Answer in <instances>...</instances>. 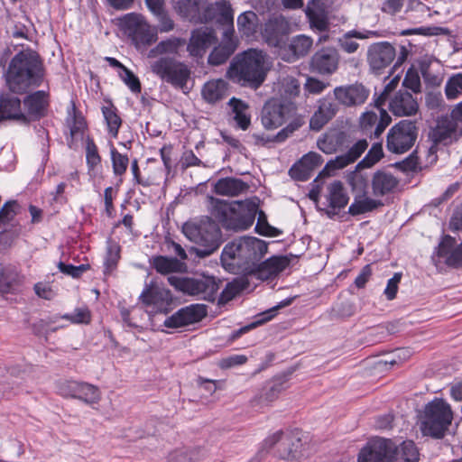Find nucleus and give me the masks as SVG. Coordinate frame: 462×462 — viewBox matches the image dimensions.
<instances>
[{
	"instance_id": "obj_60",
	"label": "nucleus",
	"mask_w": 462,
	"mask_h": 462,
	"mask_svg": "<svg viewBox=\"0 0 462 462\" xmlns=\"http://www.w3.org/2000/svg\"><path fill=\"white\" fill-rule=\"evenodd\" d=\"M245 287L246 285L243 279L235 280L226 285L222 292L221 298L223 300H230Z\"/></svg>"
},
{
	"instance_id": "obj_36",
	"label": "nucleus",
	"mask_w": 462,
	"mask_h": 462,
	"mask_svg": "<svg viewBox=\"0 0 462 462\" xmlns=\"http://www.w3.org/2000/svg\"><path fill=\"white\" fill-rule=\"evenodd\" d=\"M23 277L12 263L0 264V292L9 293L22 282Z\"/></svg>"
},
{
	"instance_id": "obj_64",
	"label": "nucleus",
	"mask_w": 462,
	"mask_h": 462,
	"mask_svg": "<svg viewBox=\"0 0 462 462\" xmlns=\"http://www.w3.org/2000/svg\"><path fill=\"white\" fill-rule=\"evenodd\" d=\"M17 204L15 201L6 202L0 211V227L10 222L16 215Z\"/></svg>"
},
{
	"instance_id": "obj_31",
	"label": "nucleus",
	"mask_w": 462,
	"mask_h": 462,
	"mask_svg": "<svg viewBox=\"0 0 462 462\" xmlns=\"http://www.w3.org/2000/svg\"><path fill=\"white\" fill-rule=\"evenodd\" d=\"M337 112V106L332 101L322 98L319 100L318 109L310 120V128L319 131Z\"/></svg>"
},
{
	"instance_id": "obj_19",
	"label": "nucleus",
	"mask_w": 462,
	"mask_h": 462,
	"mask_svg": "<svg viewBox=\"0 0 462 462\" xmlns=\"http://www.w3.org/2000/svg\"><path fill=\"white\" fill-rule=\"evenodd\" d=\"M216 21L225 28H234V13L226 0H217L205 7L201 13L200 22Z\"/></svg>"
},
{
	"instance_id": "obj_45",
	"label": "nucleus",
	"mask_w": 462,
	"mask_h": 462,
	"mask_svg": "<svg viewBox=\"0 0 462 462\" xmlns=\"http://www.w3.org/2000/svg\"><path fill=\"white\" fill-rule=\"evenodd\" d=\"M24 106L27 108V118L42 116L44 113L47 101L45 92L37 91L24 99Z\"/></svg>"
},
{
	"instance_id": "obj_8",
	"label": "nucleus",
	"mask_w": 462,
	"mask_h": 462,
	"mask_svg": "<svg viewBox=\"0 0 462 462\" xmlns=\"http://www.w3.org/2000/svg\"><path fill=\"white\" fill-rule=\"evenodd\" d=\"M121 30L127 34L136 46L150 45L157 40V32L152 28L143 15L130 13L117 19Z\"/></svg>"
},
{
	"instance_id": "obj_25",
	"label": "nucleus",
	"mask_w": 462,
	"mask_h": 462,
	"mask_svg": "<svg viewBox=\"0 0 462 462\" xmlns=\"http://www.w3.org/2000/svg\"><path fill=\"white\" fill-rule=\"evenodd\" d=\"M217 37L213 30L204 27L191 32L187 51L193 57H202L208 49L215 43Z\"/></svg>"
},
{
	"instance_id": "obj_43",
	"label": "nucleus",
	"mask_w": 462,
	"mask_h": 462,
	"mask_svg": "<svg viewBox=\"0 0 462 462\" xmlns=\"http://www.w3.org/2000/svg\"><path fill=\"white\" fill-rule=\"evenodd\" d=\"M419 451L415 444L411 441H403L399 447L394 445L391 462H418Z\"/></svg>"
},
{
	"instance_id": "obj_54",
	"label": "nucleus",
	"mask_w": 462,
	"mask_h": 462,
	"mask_svg": "<svg viewBox=\"0 0 462 462\" xmlns=\"http://www.w3.org/2000/svg\"><path fill=\"white\" fill-rule=\"evenodd\" d=\"M353 159L347 153L337 156L330 160L320 172L321 176H330L336 170H340L353 163Z\"/></svg>"
},
{
	"instance_id": "obj_34",
	"label": "nucleus",
	"mask_w": 462,
	"mask_h": 462,
	"mask_svg": "<svg viewBox=\"0 0 462 462\" xmlns=\"http://www.w3.org/2000/svg\"><path fill=\"white\" fill-rule=\"evenodd\" d=\"M347 136L345 133L332 130L325 133L317 141L320 151L327 154H332L346 146Z\"/></svg>"
},
{
	"instance_id": "obj_3",
	"label": "nucleus",
	"mask_w": 462,
	"mask_h": 462,
	"mask_svg": "<svg viewBox=\"0 0 462 462\" xmlns=\"http://www.w3.org/2000/svg\"><path fill=\"white\" fill-rule=\"evenodd\" d=\"M267 70V56L262 51L251 49L233 59L226 77L241 86L257 88L264 81Z\"/></svg>"
},
{
	"instance_id": "obj_47",
	"label": "nucleus",
	"mask_w": 462,
	"mask_h": 462,
	"mask_svg": "<svg viewBox=\"0 0 462 462\" xmlns=\"http://www.w3.org/2000/svg\"><path fill=\"white\" fill-rule=\"evenodd\" d=\"M177 13L190 21H199L201 18L199 0H178L174 6Z\"/></svg>"
},
{
	"instance_id": "obj_42",
	"label": "nucleus",
	"mask_w": 462,
	"mask_h": 462,
	"mask_svg": "<svg viewBox=\"0 0 462 462\" xmlns=\"http://www.w3.org/2000/svg\"><path fill=\"white\" fill-rule=\"evenodd\" d=\"M152 266L162 274H169L171 273H185L187 265L184 262L176 258L166 256H156L152 260Z\"/></svg>"
},
{
	"instance_id": "obj_59",
	"label": "nucleus",
	"mask_w": 462,
	"mask_h": 462,
	"mask_svg": "<svg viewBox=\"0 0 462 462\" xmlns=\"http://www.w3.org/2000/svg\"><path fill=\"white\" fill-rule=\"evenodd\" d=\"M402 86L412 90L414 93L420 92V79L417 70L410 69L402 81Z\"/></svg>"
},
{
	"instance_id": "obj_41",
	"label": "nucleus",
	"mask_w": 462,
	"mask_h": 462,
	"mask_svg": "<svg viewBox=\"0 0 462 462\" xmlns=\"http://www.w3.org/2000/svg\"><path fill=\"white\" fill-rule=\"evenodd\" d=\"M185 40L180 38H169L159 42L148 52V58H157L163 55H177L179 50L185 45Z\"/></svg>"
},
{
	"instance_id": "obj_20",
	"label": "nucleus",
	"mask_w": 462,
	"mask_h": 462,
	"mask_svg": "<svg viewBox=\"0 0 462 462\" xmlns=\"http://www.w3.org/2000/svg\"><path fill=\"white\" fill-rule=\"evenodd\" d=\"M289 30L290 24L284 17H273L265 23L263 37L268 45L278 51L286 43Z\"/></svg>"
},
{
	"instance_id": "obj_11",
	"label": "nucleus",
	"mask_w": 462,
	"mask_h": 462,
	"mask_svg": "<svg viewBox=\"0 0 462 462\" xmlns=\"http://www.w3.org/2000/svg\"><path fill=\"white\" fill-rule=\"evenodd\" d=\"M294 103L289 100L273 98L268 100L262 111V124L267 130L282 125L295 112Z\"/></svg>"
},
{
	"instance_id": "obj_2",
	"label": "nucleus",
	"mask_w": 462,
	"mask_h": 462,
	"mask_svg": "<svg viewBox=\"0 0 462 462\" xmlns=\"http://www.w3.org/2000/svg\"><path fill=\"white\" fill-rule=\"evenodd\" d=\"M267 253V244L256 237L245 236L227 244L222 252L224 268L231 273L248 272Z\"/></svg>"
},
{
	"instance_id": "obj_57",
	"label": "nucleus",
	"mask_w": 462,
	"mask_h": 462,
	"mask_svg": "<svg viewBox=\"0 0 462 462\" xmlns=\"http://www.w3.org/2000/svg\"><path fill=\"white\" fill-rule=\"evenodd\" d=\"M103 115L106 119L109 133L114 138L117 137L118 130L121 125L120 117L115 113L112 108L104 107Z\"/></svg>"
},
{
	"instance_id": "obj_29",
	"label": "nucleus",
	"mask_w": 462,
	"mask_h": 462,
	"mask_svg": "<svg viewBox=\"0 0 462 462\" xmlns=\"http://www.w3.org/2000/svg\"><path fill=\"white\" fill-rule=\"evenodd\" d=\"M418 109L417 100L407 91L399 90L389 102V110L396 116H411Z\"/></svg>"
},
{
	"instance_id": "obj_51",
	"label": "nucleus",
	"mask_w": 462,
	"mask_h": 462,
	"mask_svg": "<svg viewBox=\"0 0 462 462\" xmlns=\"http://www.w3.org/2000/svg\"><path fill=\"white\" fill-rule=\"evenodd\" d=\"M257 16L254 12L247 11L241 14L237 18V26L245 35L250 36L255 31Z\"/></svg>"
},
{
	"instance_id": "obj_28",
	"label": "nucleus",
	"mask_w": 462,
	"mask_h": 462,
	"mask_svg": "<svg viewBox=\"0 0 462 462\" xmlns=\"http://www.w3.org/2000/svg\"><path fill=\"white\" fill-rule=\"evenodd\" d=\"M301 432L298 430L286 433L278 446V456L285 460H296L302 457Z\"/></svg>"
},
{
	"instance_id": "obj_56",
	"label": "nucleus",
	"mask_w": 462,
	"mask_h": 462,
	"mask_svg": "<svg viewBox=\"0 0 462 462\" xmlns=\"http://www.w3.org/2000/svg\"><path fill=\"white\" fill-rule=\"evenodd\" d=\"M445 93L448 99H456L462 93V73L453 75L447 81Z\"/></svg>"
},
{
	"instance_id": "obj_6",
	"label": "nucleus",
	"mask_w": 462,
	"mask_h": 462,
	"mask_svg": "<svg viewBox=\"0 0 462 462\" xmlns=\"http://www.w3.org/2000/svg\"><path fill=\"white\" fill-rule=\"evenodd\" d=\"M182 231L189 240L203 246L197 250L201 257L210 255L220 245L219 227L211 219L201 220L199 224L185 223Z\"/></svg>"
},
{
	"instance_id": "obj_62",
	"label": "nucleus",
	"mask_w": 462,
	"mask_h": 462,
	"mask_svg": "<svg viewBox=\"0 0 462 462\" xmlns=\"http://www.w3.org/2000/svg\"><path fill=\"white\" fill-rule=\"evenodd\" d=\"M90 311L86 308L76 309L73 314H66L62 319L77 324H88L90 321Z\"/></svg>"
},
{
	"instance_id": "obj_58",
	"label": "nucleus",
	"mask_w": 462,
	"mask_h": 462,
	"mask_svg": "<svg viewBox=\"0 0 462 462\" xmlns=\"http://www.w3.org/2000/svg\"><path fill=\"white\" fill-rule=\"evenodd\" d=\"M118 76L132 92L139 93L141 91L139 79L126 67L124 68L122 71H118Z\"/></svg>"
},
{
	"instance_id": "obj_30",
	"label": "nucleus",
	"mask_w": 462,
	"mask_h": 462,
	"mask_svg": "<svg viewBox=\"0 0 462 462\" xmlns=\"http://www.w3.org/2000/svg\"><path fill=\"white\" fill-rule=\"evenodd\" d=\"M322 162L323 159L320 154L310 152L291 168L290 175L298 180H307L311 172Z\"/></svg>"
},
{
	"instance_id": "obj_12",
	"label": "nucleus",
	"mask_w": 462,
	"mask_h": 462,
	"mask_svg": "<svg viewBox=\"0 0 462 462\" xmlns=\"http://www.w3.org/2000/svg\"><path fill=\"white\" fill-rule=\"evenodd\" d=\"M59 393L65 398L79 399L88 405L97 403L101 399L100 390L90 383L64 381L58 385Z\"/></svg>"
},
{
	"instance_id": "obj_37",
	"label": "nucleus",
	"mask_w": 462,
	"mask_h": 462,
	"mask_svg": "<svg viewBox=\"0 0 462 462\" xmlns=\"http://www.w3.org/2000/svg\"><path fill=\"white\" fill-rule=\"evenodd\" d=\"M249 185L236 178H222L214 185L216 193L222 196L236 197L247 191Z\"/></svg>"
},
{
	"instance_id": "obj_9",
	"label": "nucleus",
	"mask_w": 462,
	"mask_h": 462,
	"mask_svg": "<svg viewBox=\"0 0 462 462\" xmlns=\"http://www.w3.org/2000/svg\"><path fill=\"white\" fill-rule=\"evenodd\" d=\"M416 123L403 119L395 124L387 134L386 148L389 152L402 154L409 151L418 136Z\"/></svg>"
},
{
	"instance_id": "obj_21",
	"label": "nucleus",
	"mask_w": 462,
	"mask_h": 462,
	"mask_svg": "<svg viewBox=\"0 0 462 462\" xmlns=\"http://www.w3.org/2000/svg\"><path fill=\"white\" fill-rule=\"evenodd\" d=\"M339 54L332 47L322 48L311 58L310 67L313 71L323 75H331L338 68Z\"/></svg>"
},
{
	"instance_id": "obj_26",
	"label": "nucleus",
	"mask_w": 462,
	"mask_h": 462,
	"mask_svg": "<svg viewBox=\"0 0 462 462\" xmlns=\"http://www.w3.org/2000/svg\"><path fill=\"white\" fill-rule=\"evenodd\" d=\"M289 259L285 256H273L255 268H251L247 273L261 281H267L276 277L289 265Z\"/></svg>"
},
{
	"instance_id": "obj_1",
	"label": "nucleus",
	"mask_w": 462,
	"mask_h": 462,
	"mask_svg": "<svg viewBox=\"0 0 462 462\" xmlns=\"http://www.w3.org/2000/svg\"><path fill=\"white\" fill-rule=\"evenodd\" d=\"M259 199L256 197L227 202L213 197L208 198V208L214 217L226 229L245 230L254 222L258 215L255 230L263 236H273L276 229L267 222L266 215L259 210Z\"/></svg>"
},
{
	"instance_id": "obj_33",
	"label": "nucleus",
	"mask_w": 462,
	"mask_h": 462,
	"mask_svg": "<svg viewBox=\"0 0 462 462\" xmlns=\"http://www.w3.org/2000/svg\"><path fill=\"white\" fill-rule=\"evenodd\" d=\"M457 122L452 117H446L438 122L437 126L430 134V137L435 144L448 143L457 137Z\"/></svg>"
},
{
	"instance_id": "obj_61",
	"label": "nucleus",
	"mask_w": 462,
	"mask_h": 462,
	"mask_svg": "<svg viewBox=\"0 0 462 462\" xmlns=\"http://www.w3.org/2000/svg\"><path fill=\"white\" fill-rule=\"evenodd\" d=\"M87 163L89 171H93L101 162L97 148L93 141H88L86 147Z\"/></svg>"
},
{
	"instance_id": "obj_23",
	"label": "nucleus",
	"mask_w": 462,
	"mask_h": 462,
	"mask_svg": "<svg viewBox=\"0 0 462 462\" xmlns=\"http://www.w3.org/2000/svg\"><path fill=\"white\" fill-rule=\"evenodd\" d=\"M437 256L448 266H462V242L445 236L437 249Z\"/></svg>"
},
{
	"instance_id": "obj_18",
	"label": "nucleus",
	"mask_w": 462,
	"mask_h": 462,
	"mask_svg": "<svg viewBox=\"0 0 462 462\" xmlns=\"http://www.w3.org/2000/svg\"><path fill=\"white\" fill-rule=\"evenodd\" d=\"M333 93L336 100L346 107L363 105L369 96V90L358 83L337 87Z\"/></svg>"
},
{
	"instance_id": "obj_53",
	"label": "nucleus",
	"mask_w": 462,
	"mask_h": 462,
	"mask_svg": "<svg viewBox=\"0 0 462 462\" xmlns=\"http://www.w3.org/2000/svg\"><path fill=\"white\" fill-rule=\"evenodd\" d=\"M353 159L347 153L337 156L330 160L320 172L321 176H330L336 170H340L353 163Z\"/></svg>"
},
{
	"instance_id": "obj_7",
	"label": "nucleus",
	"mask_w": 462,
	"mask_h": 462,
	"mask_svg": "<svg viewBox=\"0 0 462 462\" xmlns=\"http://www.w3.org/2000/svg\"><path fill=\"white\" fill-rule=\"evenodd\" d=\"M169 283L184 294L197 297L199 300L214 301L219 289V283L213 276L199 277L169 276Z\"/></svg>"
},
{
	"instance_id": "obj_15",
	"label": "nucleus",
	"mask_w": 462,
	"mask_h": 462,
	"mask_svg": "<svg viewBox=\"0 0 462 462\" xmlns=\"http://www.w3.org/2000/svg\"><path fill=\"white\" fill-rule=\"evenodd\" d=\"M207 316V309L203 304H191L180 309L165 319L163 325L169 328H180L202 320Z\"/></svg>"
},
{
	"instance_id": "obj_5",
	"label": "nucleus",
	"mask_w": 462,
	"mask_h": 462,
	"mask_svg": "<svg viewBox=\"0 0 462 462\" xmlns=\"http://www.w3.org/2000/svg\"><path fill=\"white\" fill-rule=\"evenodd\" d=\"M453 420L450 405L443 399L436 398L427 403L420 418V430L424 436L442 439Z\"/></svg>"
},
{
	"instance_id": "obj_10",
	"label": "nucleus",
	"mask_w": 462,
	"mask_h": 462,
	"mask_svg": "<svg viewBox=\"0 0 462 462\" xmlns=\"http://www.w3.org/2000/svg\"><path fill=\"white\" fill-rule=\"evenodd\" d=\"M151 70L160 79L177 88H184L190 76L189 67L169 57H162L151 64Z\"/></svg>"
},
{
	"instance_id": "obj_13",
	"label": "nucleus",
	"mask_w": 462,
	"mask_h": 462,
	"mask_svg": "<svg viewBox=\"0 0 462 462\" xmlns=\"http://www.w3.org/2000/svg\"><path fill=\"white\" fill-rule=\"evenodd\" d=\"M140 300L143 304L152 307L158 312L167 313L171 309L173 298L170 290L155 282H151L145 285L140 295Z\"/></svg>"
},
{
	"instance_id": "obj_32",
	"label": "nucleus",
	"mask_w": 462,
	"mask_h": 462,
	"mask_svg": "<svg viewBox=\"0 0 462 462\" xmlns=\"http://www.w3.org/2000/svg\"><path fill=\"white\" fill-rule=\"evenodd\" d=\"M17 120L23 123L29 121L27 116L22 111L21 100L18 97L5 96L0 100V121Z\"/></svg>"
},
{
	"instance_id": "obj_55",
	"label": "nucleus",
	"mask_w": 462,
	"mask_h": 462,
	"mask_svg": "<svg viewBox=\"0 0 462 462\" xmlns=\"http://www.w3.org/2000/svg\"><path fill=\"white\" fill-rule=\"evenodd\" d=\"M383 155L381 143L374 144L365 157L358 162L357 168H370L374 165Z\"/></svg>"
},
{
	"instance_id": "obj_22",
	"label": "nucleus",
	"mask_w": 462,
	"mask_h": 462,
	"mask_svg": "<svg viewBox=\"0 0 462 462\" xmlns=\"http://www.w3.org/2000/svg\"><path fill=\"white\" fill-rule=\"evenodd\" d=\"M313 41L306 35H298L292 38L289 42L282 46L276 53L282 60L287 62H293L296 60L305 56L310 51Z\"/></svg>"
},
{
	"instance_id": "obj_35",
	"label": "nucleus",
	"mask_w": 462,
	"mask_h": 462,
	"mask_svg": "<svg viewBox=\"0 0 462 462\" xmlns=\"http://www.w3.org/2000/svg\"><path fill=\"white\" fill-rule=\"evenodd\" d=\"M228 94V83L222 79H212L206 82L201 89L203 99L208 104H216Z\"/></svg>"
},
{
	"instance_id": "obj_50",
	"label": "nucleus",
	"mask_w": 462,
	"mask_h": 462,
	"mask_svg": "<svg viewBox=\"0 0 462 462\" xmlns=\"http://www.w3.org/2000/svg\"><path fill=\"white\" fill-rule=\"evenodd\" d=\"M110 157L112 161L113 172L116 176H122L125 173L129 158L126 154L120 153L113 144H110Z\"/></svg>"
},
{
	"instance_id": "obj_17",
	"label": "nucleus",
	"mask_w": 462,
	"mask_h": 462,
	"mask_svg": "<svg viewBox=\"0 0 462 462\" xmlns=\"http://www.w3.org/2000/svg\"><path fill=\"white\" fill-rule=\"evenodd\" d=\"M394 443L390 439H374L361 449L358 462H391Z\"/></svg>"
},
{
	"instance_id": "obj_39",
	"label": "nucleus",
	"mask_w": 462,
	"mask_h": 462,
	"mask_svg": "<svg viewBox=\"0 0 462 462\" xmlns=\"http://www.w3.org/2000/svg\"><path fill=\"white\" fill-rule=\"evenodd\" d=\"M378 36L379 33L376 31L365 30L363 32H360L356 30H352L346 32L338 40V45L346 53H354L359 48V44L353 40L354 38L365 40Z\"/></svg>"
},
{
	"instance_id": "obj_24",
	"label": "nucleus",
	"mask_w": 462,
	"mask_h": 462,
	"mask_svg": "<svg viewBox=\"0 0 462 462\" xmlns=\"http://www.w3.org/2000/svg\"><path fill=\"white\" fill-rule=\"evenodd\" d=\"M376 108L377 112H364L360 117L359 124L364 131H372L374 127L373 134L378 138L392 122V117L382 106H376Z\"/></svg>"
},
{
	"instance_id": "obj_4",
	"label": "nucleus",
	"mask_w": 462,
	"mask_h": 462,
	"mask_svg": "<svg viewBox=\"0 0 462 462\" xmlns=\"http://www.w3.org/2000/svg\"><path fill=\"white\" fill-rule=\"evenodd\" d=\"M42 78L39 56L32 51H23L11 60L5 75L6 84L14 93L22 94L32 86H39Z\"/></svg>"
},
{
	"instance_id": "obj_52",
	"label": "nucleus",
	"mask_w": 462,
	"mask_h": 462,
	"mask_svg": "<svg viewBox=\"0 0 462 462\" xmlns=\"http://www.w3.org/2000/svg\"><path fill=\"white\" fill-rule=\"evenodd\" d=\"M279 84V92L281 96H283L286 98L296 97L300 93V83L293 77H284Z\"/></svg>"
},
{
	"instance_id": "obj_63",
	"label": "nucleus",
	"mask_w": 462,
	"mask_h": 462,
	"mask_svg": "<svg viewBox=\"0 0 462 462\" xmlns=\"http://www.w3.org/2000/svg\"><path fill=\"white\" fill-rule=\"evenodd\" d=\"M247 357L245 355H232L220 359L217 362L218 367L221 369H229L237 365L245 364Z\"/></svg>"
},
{
	"instance_id": "obj_49",
	"label": "nucleus",
	"mask_w": 462,
	"mask_h": 462,
	"mask_svg": "<svg viewBox=\"0 0 462 462\" xmlns=\"http://www.w3.org/2000/svg\"><path fill=\"white\" fill-rule=\"evenodd\" d=\"M200 448L178 449L169 454L167 462H195L201 458Z\"/></svg>"
},
{
	"instance_id": "obj_46",
	"label": "nucleus",
	"mask_w": 462,
	"mask_h": 462,
	"mask_svg": "<svg viewBox=\"0 0 462 462\" xmlns=\"http://www.w3.org/2000/svg\"><path fill=\"white\" fill-rule=\"evenodd\" d=\"M327 200L333 210L340 209L347 204L348 197L340 181H334L328 187Z\"/></svg>"
},
{
	"instance_id": "obj_27",
	"label": "nucleus",
	"mask_w": 462,
	"mask_h": 462,
	"mask_svg": "<svg viewBox=\"0 0 462 462\" xmlns=\"http://www.w3.org/2000/svg\"><path fill=\"white\" fill-rule=\"evenodd\" d=\"M234 28H226L223 31L221 43L214 48L208 56V63L213 66L223 64L236 51L237 43L233 36Z\"/></svg>"
},
{
	"instance_id": "obj_38",
	"label": "nucleus",
	"mask_w": 462,
	"mask_h": 462,
	"mask_svg": "<svg viewBox=\"0 0 462 462\" xmlns=\"http://www.w3.org/2000/svg\"><path fill=\"white\" fill-rule=\"evenodd\" d=\"M306 14L312 28L319 32H325L328 28L327 14L323 4L319 0H310L306 8Z\"/></svg>"
},
{
	"instance_id": "obj_48",
	"label": "nucleus",
	"mask_w": 462,
	"mask_h": 462,
	"mask_svg": "<svg viewBox=\"0 0 462 462\" xmlns=\"http://www.w3.org/2000/svg\"><path fill=\"white\" fill-rule=\"evenodd\" d=\"M301 125L302 124L300 120H294L291 122L286 127L282 129L273 138H269L264 134H253V138L254 139V143L258 145H264L270 142H283L290 134L300 128Z\"/></svg>"
},
{
	"instance_id": "obj_44",
	"label": "nucleus",
	"mask_w": 462,
	"mask_h": 462,
	"mask_svg": "<svg viewBox=\"0 0 462 462\" xmlns=\"http://www.w3.org/2000/svg\"><path fill=\"white\" fill-rule=\"evenodd\" d=\"M228 106L231 107L234 114V120L237 126L243 130H246L251 123V117L248 114L249 106L243 100L232 97L228 101Z\"/></svg>"
},
{
	"instance_id": "obj_40",
	"label": "nucleus",
	"mask_w": 462,
	"mask_h": 462,
	"mask_svg": "<svg viewBox=\"0 0 462 462\" xmlns=\"http://www.w3.org/2000/svg\"><path fill=\"white\" fill-rule=\"evenodd\" d=\"M398 180L391 173L377 171L372 180L373 192L375 196H383L395 189Z\"/></svg>"
},
{
	"instance_id": "obj_14",
	"label": "nucleus",
	"mask_w": 462,
	"mask_h": 462,
	"mask_svg": "<svg viewBox=\"0 0 462 462\" xmlns=\"http://www.w3.org/2000/svg\"><path fill=\"white\" fill-rule=\"evenodd\" d=\"M396 57V50L388 42H380L373 43L367 50V62L370 69L381 73L389 67Z\"/></svg>"
},
{
	"instance_id": "obj_16",
	"label": "nucleus",
	"mask_w": 462,
	"mask_h": 462,
	"mask_svg": "<svg viewBox=\"0 0 462 462\" xmlns=\"http://www.w3.org/2000/svg\"><path fill=\"white\" fill-rule=\"evenodd\" d=\"M350 184L355 193V199L348 208L349 214L353 216L364 214L374 210L381 205L379 201L365 195V189L366 184L362 176L355 175L351 179Z\"/></svg>"
}]
</instances>
